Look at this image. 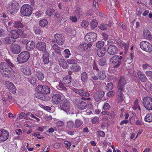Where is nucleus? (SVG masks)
<instances>
[{
	"mask_svg": "<svg viewBox=\"0 0 152 152\" xmlns=\"http://www.w3.org/2000/svg\"><path fill=\"white\" fill-rule=\"evenodd\" d=\"M7 64L5 62H2L0 64V72L3 75L6 77H10L15 76L16 72L9 66H13V64L9 60L7 61Z\"/></svg>",
	"mask_w": 152,
	"mask_h": 152,
	"instance_id": "obj_1",
	"label": "nucleus"
},
{
	"mask_svg": "<svg viewBox=\"0 0 152 152\" xmlns=\"http://www.w3.org/2000/svg\"><path fill=\"white\" fill-rule=\"evenodd\" d=\"M33 8L31 6L28 4L23 5L20 9L21 14L26 16H29L32 14Z\"/></svg>",
	"mask_w": 152,
	"mask_h": 152,
	"instance_id": "obj_2",
	"label": "nucleus"
},
{
	"mask_svg": "<svg viewBox=\"0 0 152 152\" xmlns=\"http://www.w3.org/2000/svg\"><path fill=\"white\" fill-rule=\"evenodd\" d=\"M30 57V54L27 51L21 52L18 56L17 61L19 63H22L27 61Z\"/></svg>",
	"mask_w": 152,
	"mask_h": 152,
	"instance_id": "obj_3",
	"label": "nucleus"
},
{
	"mask_svg": "<svg viewBox=\"0 0 152 152\" xmlns=\"http://www.w3.org/2000/svg\"><path fill=\"white\" fill-rule=\"evenodd\" d=\"M60 105L61 110H64L66 113H68L69 111L70 104L69 101L66 99H63Z\"/></svg>",
	"mask_w": 152,
	"mask_h": 152,
	"instance_id": "obj_4",
	"label": "nucleus"
},
{
	"mask_svg": "<svg viewBox=\"0 0 152 152\" xmlns=\"http://www.w3.org/2000/svg\"><path fill=\"white\" fill-rule=\"evenodd\" d=\"M143 104L147 110H152V99L148 96L144 97L143 99Z\"/></svg>",
	"mask_w": 152,
	"mask_h": 152,
	"instance_id": "obj_5",
	"label": "nucleus"
},
{
	"mask_svg": "<svg viewBox=\"0 0 152 152\" xmlns=\"http://www.w3.org/2000/svg\"><path fill=\"white\" fill-rule=\"evenodd\" d=\"M36 89L38 92L44 94H48L50 93V88L46 86L38 85Z\"/></svg>",
	"mask_w": 152,
	"mask_h": 152,
	"instance_id": "obj_6",
	"label": "nucleus"
},
{
	"mask_svg": "<svg viewBox=\"0 0 152 152\" xmlns=\"http://www.w3.org/2000/svg\"><path fill=\"white\" fill-rule=\"evenodd\" d=\"M141 48L146 52H150L152 51V45L149 42L146 41H143L140 44Z\"/></svg>",
	"mask_w": 152,
	"mask_h": 152,
	"instance_id": "obj_7",
	"label": "nucleus"
},
{
	"mask_svg": "<svg viewBox=\"0 0 152 152\" xmlns=\"http://www.w3.org/2000/svg\"><path fill=\"white\" fill-rule=\"evenodd\" d=\"M110 62L114 68L118 67L121 64V61L119 60V56L115 55L112 57L110 60Z\"/></svg>",
	"mask_w": 152,
	"mask_h": 152,
	"instance_id": "obj_8",
	"label": "nucleus"
},
{
	"mask_svg": "<svg viewBox=\"0 0 152 152\" xmlns=\"http://www.w3.org/2000/svg\"><path fill=\"white\" fill-rule=\"evenodd\" d=\"M97 34L94 32L89 33L85 37V40L88 42H93L97 38Z\"/></svg>",
	"mask_w": 152,
	"mask_h": 152,
	"instance_id": "obj_9",
	"label": "nucleus"
},
{
	"mask_svg": "<svg viewBox=\"0 0 152 152\" xmlns=\"http://www.w3.org/2000/svg\"><path fill=\"white\" fill-rule=\"evenodd\" d=\"M19 7L18 3L15 1L13 0L9 4L7 7V9L11 12L15 9H17Z\"/></svg>",
	"mask_w": 152,
	"mask_h": 152,
	"instance_id": "obj_10",
	"label": "nucleus"
},
{
	"mask_svg": "<svg viewBox=\"0 0 152 152\" xmlns=\"http://www.w3.org/2000/svg\"><path fill=\"white\" fill-rule=\"evenodd\" d=\"M9 132L6 130L1 129L0 130V142L6 140L8 138Z\"/></svg>",
	"mask_w": 152,
	"mask_h": 152,
	"instance_id": "obj_11",
	"label": "nucleus"
},
{
	"mask_svg": "<svg viewBox=\"0 0 152 152\" xmlns=\"http://www.w3.org/2000/svg\"><path fill=\"white\" fill-rule=\"evenodd\" d=\"M127 83L126 80L124 77L121 76L119 80L118 87L119 90L123 91L124 85Z\"/></svg>",
	"mask_w": 152,
	"mask_h": 152,
	"instance_id": "obj_12",
	"label": "nucleus"
},
{
	"mask_svg": "<svg viewBox=\"0 0 152 152\" xmlns=\"http://www.w3.org/2000/svg\"><path fill=\"white\" fill-rule=\"evenodd\" d=\"M54 37L58 44L60 45L63 44L64 42V38L62 35L57 34L55 35Z\"/></svg>",
	"mask_w": 152,
	"mask_h": 152,
	"instance_id": "obj_13",
	"label": "nucleus"
},
{
	"mask_svg": "<svg viewBox=\"0 0 152 152\" xmlns=\"http://www.w3.org/2000/svg\"><path fill=\"white\" fill-rule=\"evenodd\" d=\"M62 94H56L53 95L52 97V101L53 103L56 104H58L61 102Z\"/></svg>",
	"mask_w": 152,
	"mask_h": 152,
	"instance_id": "obj_14",
	"label": "nucleus"
},
{
	"mask_svg": "<svg viewBox=\"0 0 152 152\" xmlns=\"http://www.w3.org/2000/svg\"><path fill=\"white\" fill-rule=\"evenodd\" d=\"M118 51V48L115 45H110L107 49L108 53L110 55H113L116 54Z\"/></svg>",
	"mask_w": 152,
	"mask_h": 152,
	"instance_id": "obj_15",
	"label": "nucleus"
},
{
	"mask_svg": "<svg viewBox=\"0 0 152 152\" xmlns=\"http://www.w3.org/2000/svg\"><path fill=\"white\" fill-rule=\"evenodd\" d=\"M37 48L39 50L43 52H46V44L42 42H39L37 44Z\"/></svg>",
	"mask_w": 152,
	"mask_h": 152,
	"instance_id": "obj_16",
	"label": "nucleus"
},
{
	"mask_svg": "<svg viewBox=\"0 0 152 152\" xmlns=\"http://www.w3.org/2000/svg\"><path fill=\"white\" fill-rule=\"evenodd\" d=\"M5 84L7 88L10 92L13 94H15L16 93V89L15 87L12 83L9 81H7L5 82Z\"/></svg>",
	"mask_w": 152,
	"mask_h": 152,
	"instance_id": "obj_17",
	"label": "nucleus"
},
{
	"mask_svg": "<svg viewBox=\"0 0 152 152\" xmlns=\"http://www.w3.org/2000/svg\"><path fill=\"white\" fill-rule=\"evenodd\" d=\"M10 49L13 53L16 54L19 53L21 50L20 47L16 44L12 45L10 48Z\"/></svg>",
	"mask_w": 152,
	"mask_h": 152,
	"instance_id": "obj_18",
	"label": "nucleus"
},
{
	"mask_svg": "<svg viewBox=\"0 0 152 152\" xmlns=\"http://www.w3.org/2000/svg\"><path fill=\"white\" fill-rule=\"evenodd\" d=\"M142 37L145 39L151 40L152 36L150 31L147 29H144L143 32Z\"/></svg>",
	"mask_w": 152,
	"mask_h": 152,
	"instance_id": "obj_19",
	"label": "nucleus"
},
{
	"mask_svg": "<svg viewBox=\"0 0 152 152\" xmlns=\"http://www.w3.org/2000/svg\"><path fill=\"white\" fill-rule=\"evenodd\" d=\"M103 122L106 121V122H103L102 124L101 127L103 128L104 127H108L109 126V124L108 123L109 121L108 120V118L107 115L103 116L102 119Z\"/></svg>",
	"mask_w": 152,
	"mask_h": 152,
	"instance_id": "obj_20",
	"label": "nucleus"
},
{
	"mask_svg": "<svg viewBox=\"0 0 152 152\" xmlns=\"http://www.w3.org/2000/svg\"><path fill=\"white\" fill-rule=\"evenodd\" d=\"M137 74L140 80L142 82H146L147 78L145 75L140 71H138Z\"/></svg>",
	"mask_w": 152,
	"mask_h": 152,
	"instance_id": "obj_21",
	"label": "nucleus"
},
{
	"mask_svg": "<svg viewBox=\"0 0 152 152\" xmlns=\"http://www.w3.org/2000/svg\"><path fill=\"white\" fill-rule=\"evenodd\" d=\"M104 95V93L102 91H99L96 93L95 96V100L97 102L100 101Z\"/></svg>",
	"mask_w": 152,
	"mask_h": 152,
	"instance_id": "obj_22",
	"label": "nucleus"
},
{
	"mask_svg": "<svg viewBox=\"0 0 152 152\" xmlns=\"http://www.w3.org/2000/svg\"><path fill=\"white\" fill-rule=\"evenodd\" d=\"M35 74L37 78L39 80H42L44 78V75L41 71L39 70H37L35 71Z\"/></svg>",
	"mask_w": 152,
	"mask_h": 152,
	"instance_id": "obj_23",
	"label": "nucleus"
},
{
	"mask_svg": "<svg viewBox=\"0 0 152 152\" xmlns=\"http://www.w3.org/2000/svg\"><path fill=\"white\" fill-rule=\"evenodd\" d=\"M34 47L35 43L34 42L32 41L28 42L26 45V48L28 50H31L34 48Z\"/></svg>",
	"mask_w": 152,
	"mask_h": 152,
	"instance_id": "obj_24",
	"label": "nucleus"
},
{
	"mask_svg": "<svg viewBox=\"0 0 152 152\" xmlns=\"http://www.w3.org/2000/svg\"><path fill=\"white\" fill-rule=\"evenodd\" d=\"M87 105L86 103L82 101H79L78 105V108L81 110H83L86 108Z\"/></svg>",
	"mask_w": 152,
	"mask_h": 152,
	"instance_id": "obj_25",
	"label": "nucleus"
},
{
	"mask_svg": "<svg viewBox=\"0 0 152 152\" xmlns=\"http://www.w3.org/2000/svg\"><path fill=\"white\" fill-rule=\"evenodd\" d=\"M98 77L101 80H104L106 77V74L105 71H100L98 72Z\"/></svg>",
	"mask_w": 152,
	"mask_h": 152,
	"instance_id": "obj_26",
	"label": "nucleus"
},
{
	"mask_svg": "<svg viewBox=\"0 0 152 152\" xmlns=\"http://www.w3.org/2000/svg\"><path fill=\"white\" fill-rule=\"evenodd\" d=\"M15 41V39L11 37L6 38L4 40V42L5 44H10L13 43Z\"/></svg>",
	"mask_w": 152,
	"mask_h": 152,
	"instance_id": "obj_27",
	"label": "nucleus"
},
{
	"mask_svg": "<svg viewBox=\"0 0 152 152\" xmlns=\"http://www.w3.org/2000/svg\"><path fill=\"white\" fill-rule=\"evenodd\" d=\"M43 61L45 64H48L49 62L48 53V52H45L43 55Z\"/></svg>",
	"mask_w": 152,
	"mask_h": 152,
	"instance_id": "obj_28",
	"label": "nucleus"
},
{
	"mask_svg": "<svg viewBox=\"0 0 152 152\" xmlns=\"http://www.w3.org/2000/svg\"><path fill=\"white\" fill-rule=\"evenodd\" d=\"M9 35L14 38V39L18 38V36L17 34V31L15 30H13L11 31Z\"/></svg>",
	"mask_w": 152,
	"mask_h": 152,
	"instance_id": "obj_29",
	"label": "nucleus"
},
{
	"mask_svg": "<svg viewBox=\"0 0 152 152\" xmlns=\"http://www.w3.org/2000/svg\"><path fill=\"white\" fill-rule=\"evenodd\" d=\"M23 73L26 75H28L31 73L30 68L29 67H26L23 69Z\"/></svg>",
	"mask_w": 152,
	"mask_h": 152,
	"instance_id": "obj_30",
	"label": "nucleus"
},
{
	"mask_svg": "<svg viewBox=\"0 0 152 152\" xmlns=\"http://www.w3.org/2000/svg\"><path fill=\"white\" fill-rule=\"evenodd\" d=\"M13 26L15 28H23V25L20 21H15L13 22Z\"/></svg>",
	"mask_w": 152,
	"mask_h": 152,
	"instance_id": "obj_31",
	"label": "nucleus"
},
{
	"mask_svg": "<svg viewBox=\"0 0 152 152\" xmlns=\"http://www.w3.org/2000/svg\"><path fill=\"white\" fill-rule=\"evenodd\" d=\"M105 50L104 48L98 49L97 51V53L99 57L103 56L105 53Z\"/></svg>",
	"mask_w": 152,
	"mask_h": 152,
	"instance_id": "obj_32",
	"label": "nucleus"
},
{
	"mask_svg": "<svg viewBox=\"0 0 152 152\" xmlns=\"http://www.w3.org/2000/svg\"><path fill=\"white\" fill-rule=\"evenodd\" d=\"M71 81V77L69 75H67L64 77L63 80V82L66 84H69Z\"/></svg>",
	"mask_w": 152,
	"mask_h": 152,
	"instance_id": "obj_33",
	"label": "nucleus"
},
{
	"mask_svg": "<svg viewBox=\"0 0 152 152\" xmlns=\"http://www.w3.org/2000/svg\"><path fill=\"white\" fill-rule=\"evenodd\" d=\"M81 80L83 82H86L88 80V76L87 73L84 72L81 74Z\"/></svg>",
	"mask_w": 152,
	"mask_h": 152,
	"instance_id": "obj_34",
	"label": "nucleus"
},
{
	"mask_svg": "<svg viewBox=\"0 0 152 152\" xmlns=\"http://www.w3.org/2000/svg\"><path fill=\"white\" fill-rule=\"evenodd\" d=\"M62 54L66 58H69V56L71 55V54L70 53L69 50L67 49H65L64 51Z\"/></svg>",
	"mask_w": 152,
	"mask_h": 152,
	"instance_id": "obj_35",
	"label": "nucleus"
},
{
	"mask_svg": "<svg viewBox=\"0 0 152 152\" xmlns=\"http://www.w3.org/2000/svg\"><path fill=\"white\" fill-rule=\"evenodd\" d=\"M53 49L56 51L59 54H61V51L60 50V48L56 44L52 46Z\"/></svg>",
	"mask_w": 152,
	"mask_h": 152,
	"instance_id": "obj_36",
	"label": "nucleus"
},
{
	"mask_svg": "<svg viewBox=\"0 0 152 152\" xmlns=\"http://www.w3.org/2000/svg\"><path fill=\"white\" fill-rule=\"evenodd\" d=\"M83 124L82 121L79 119H77L75 121V128H78L80 127Z\"/></svg>",
	"mask_w": 152,
	"mask_h": 152,
	"instance_id": "obj_37",
	"label": "nucleus"
},
{
	"mask_svg": "<svg viewBox=\"0 0 152 152\" xmlns=\"http://www.w3.org/2000/svg\"><path fill=\"white\" fill-rule=\"evenodd\" d=\"M145 120L146 121L148 122H152V113L148 114L145 116Z\"/></svg>",
	"mask_w": 152,
	"mask_h": 152,
	"instance_id": "obj_38",
	"label": "nucleus"
},
{
	"mask_svg": "<svg viewBox=\"0 0 152 152\" xmlns=\"http://www.w3.org/2000/svg\"><path fill=\"white\" fill-rule=\"evenodd\" d=\"M73 91L75 93L78 94L80 96L82 95L83 93L84 92L83 89H77L74 88L72 89Z\"/></svg>",
	"mask_w": 152,
	"mask_h": 152,
	"instance_id": "obj_39",
	"label": "nucleus"
},
{
	"mask_svg": "<svg viewBox=\"0 0 152 152\" xmlns=\"http://www.w3.org/2000/svg\"><path fill=\"white\" fill-rule=\"evenodd\" d=\"M98 23L97 21L95 20H92L90 23V26L92 29L95 28L97 26Z\"/></svg>",
	"mask_w": 152,
	"mask_h": 152,
	"instance_id": "obj_40",
	"label": "nucleus"
},
{
	"mask_svg": "<svg viewBox=\"0 0 152 152\" xmlns=\"http://www.w3.org/2000/svg\"><path fill=\"white\" fill-rule=\"evenodd\" d=\"M56 88L60 90L65 91L66 90V87L64 86L63 83L61 82L59 83L58 85L56 86Z\"/></svg>",
	"mask_w": 152,
	"mask_h": 152,
	"instance_id": "obj_41",
	"label": "nucleus"
},
{
	"mask_svg": "<svg viewBox=\"0 0 152 152\" xmlns=\"http://www.w3.org/2000/svg\"><path fill=\"white\" fill-rule=\"evenodd\" d=\"M79 48L82 50H86L88 49L87 45L86 43L81 44L79 46Z\"/></svg>",
	"mask_w": 152,
	"mask_h": 152,
	"instance_id": "obj_42",
	"label": "nucleus"
},
{
	"mask_svg": "<svg viewBox=\"0 0 152 152\" xmlns=\"http://www.w3.org/2000/svg\"><path fill=\"white\" fill-rule=\"evenodd\" d=\"M48 22L47 20L45 19L41 20L39 23V25L42 27H45L47 25Z\"/></svg>",
	"mask_w": 152,
	"mask_h": 152,
	"instance_id": "obj_43",
	"label": "nucleus"
},
{
	"mask_svg": "<svg viewBox=\"0 0 152 152\" xmlns=\"http://www.w3.org/2000/svg\"><path fill=\"white\" fill-rule=\"evenodd\" d=\"M121 91L119 90L118 92H119V94H118V100L121 102H123L124 101V95L121 92Z\"/></svg>",
	"mask_w": 152,
	"mask_h": 152,
	"instance_id": "obj_44",
	"label": "nucleus"
},
{
	"mask_svg": "<svg viewBox=\"0 0 152 152\" xmlns=\"http://www.w3.org/2000/svg\"><path fill=\"white\" fill-rule=\"evenodd\" d=\"M28 80L29 82L32 84H34L36 82V79L33 76H30L28 78Z\"/></svg>",
	"mask_w": 152,
	"mask_h": 152,
	"instance_id": "obj_45",
	"label": "nucleus"
},
{
	"mask_svg": "<svg viewBox=\"0 0 152 152\" xmlns=\"http://www.w3.org/2000/svg\"><path fill=\"white\" fill-rule=\"evenodd\" d=\"M133 108L134 110L138 109L139 110H140V107L138 105L137 100V99H136L134 101V104Z\"/></svg>",
	"mask_w": 152,
	"mask_h": 152,
	"instance_id": "obj_46",
	"label": "nucleus"
},
{
	"mask_svg": "<svg viewBox=\"0 0 152 152\" xmlns=\"http://www.w3.org/2000/svg\"><path fill=\"white\" fill-rule=\"evenodd\" d=\"M74 125V123L72 121H69L67 122L66 128L71 129L73 128Z\"/></svg>",
	"mask_w": 152,
	"mask_h": 152,
	"instance_id": "obj_47",
	"label": "nucleus"
},
{
	"mask_svg": "<svg viewBox=\"0 0 152 152\" xmlns=\"http://www.w3.org/2000/svg\"><path fill=\"white\" fill-rule=\"evenodd\" d=\"M60 65L64 69L67 68V63L64 60H61V61L60 63Z\"/></svg>",
	"mask_w": 152,
	"mask_h": 152,
	"instance_id": "obj_48",
	"label": "nucleus"
},
{
	"mask_svg": "<svg viewBox=\"0 0 152 152\" xmlns=\"http://www.w3.org/2000/svg\"><path fill=\"white\" fill-rule=\"evenodd\" d=\"M80 25L83 28L87 27L89 25L88 22L86 20H83L81 22Z\"/></svg>",
	"mask_w": 152,
	"mask_h": 152,
	"instance_id": "obj_49",
	"label": "nucleus"
},
{
	"mask_svg": "<svg viewBox=\"0 0 152 152\" xmlns=\"http://www.w3.org/2000/svg\"><path fill=\"white\" fill-rule=\"evenodd\" d=\"M72 69L73 70L74 72H76L80 70L81 69V67L78 65H75L72 66Z\"/></svg>",
	"mask_w": 152,
	"mask_h": 152,
	"instance_id": "obj_50",
	"label": "nucleus"
},
{
	"mask_svg": "<svg viewBox=\"0 0 152 152\" xmlns=\"http://www.w3.org/2000/svg\"><path fill=\"white\" fill-rule=\"evenodd\" d=\"M145 73L149 79L152 81V72L150 71H146Z\"/></svg>",
	"mask_w": 152,
	"mask_h": 152,
	"instance_id": "obj_51",
	"label": "nucleus"
},
{
	"mask_svg": "<svg viewBox=\"0 0 152 152\" xmlns=\"http://www.w3.org/2000/svg\"><path fill=\"white\" fill-rule=\"evenodd\" d=\"M43 13L42 12H37L34 13L35 16L37 18L42 17Z\"/></svg>",
	"mask_w": 152,
	"mask_h": 152,
	"instance_id": "obj_52",
	"label": "nucleus"
},
{
	"mask_svg": "<svg viewBox=\"0 0 152 152\" xmlns=\"http://www.w3.org/2000/svg\"><path fill=\"white\" fill-rule=\"evenodd\" d=\"M104 45V42L102 41H99L96 44V46L98 48H101Z\"/></svg>",
	"mask_w": 152,
	"mask_h": 152,
	"instance_id": "obj_53",
	"label": "nucleus"
},
{
	"mask_svg": "<svg viewBox=\"0 0 152 152\" xmlns=\"http://www.w3.org/2000/svg\"><path fill=\"white\" fill-rule=\"evenodd\" d=\"M93 7H94V10H96L99 7L97 0H94L93 2Z\"/></svg>",
	"mask_w": 152,
	"mask_h": 152,
	"instance_id": "obj_54",
	"label": "nucleus"
},
{
	"mask_svg": "<svg viewBox=\"0 0 152 152\" xmlns=\"http://www.w3.org/2000/svg\"><path fill=\"white\" fill-rule=\"evenodd\" d=\"M92 122L94 124H97L99 122V118L98 117H94L91 120Z\"/></svg>",
	"mask_w": 152,
	"mask_h": 152,
	"instance_id": "obj_55",
	"label": "nucleus"
},
{
	"mask_svg": "<svg viewBox=\"0 0 152 152\" xmlns=\"http://www.w3.org/2000/svg\"><path fill=\"white\" fill-rule=\"evenodd\" d=\"M97 135L99 137H104L105 136V134L103 131H99L97 132Z\"/></svg>",
	"mask_w": 152,
	"mask_h": 152,
	"instance_id": "obj_56",
	"label": "nucleus"
},
{
	"mask_svg": "<svg viewBox=\"0 0 152 152\" xmlns=\"http://www.w3.org/2000/svg\"><path fill=\"white\" fill-rule=\"evenodd\" d=\"M54 11V10L53 9H48L46 11V13L48 15L50 16L52 14V13Z\"/></svg>",
	"mask_w": 152,
	"mask_h": 152,
	"instance_id": "obj_57",
	"label": "nucleus"
},
{
	"mask_svg": "<svg viewBox=\"0 0 152 152\" xmlns=\"http://www.w3.org/2000/svg\"><path fill=\"white\" fill-rule=\"evenodd\" d=\"M99 28L101 30H105L107 29L105 25L103 23L100 24L98 26Z\"/></svg>",
	"mask_w": 152,
	"mask_h": 152,
	"instance_id": "obj_58",
	"label": "nucleus"
},
{
	"mask_svg": "<svg viewBox=\"0 0 152 152\" xmlns=\"http://www.w3.org/2000/svg\"><path fill=\"white\" fill-rule=\"evenodd\" d=\"M99 64L100 66H103L105 64V61L104 59H101L98 61Z\"/></svg>",
	"mask_w": 152,
	"mask_h": 152,
	"instance_id": "obj_59",
	"label": "nucleus"
},
{
	"mask_svg": "<svg viewBox=\"0 0 152 152\" xmlns=\"http://www.w3.org/2000/svg\"><path fill=\"white\" fill-rule=\"evenodd\" d=\"M107 88L108 90H112L113 87V84L111 83L107 84Z\"/></svg>",
	"mask_w": 152,
	"mask_h": 152,
	"instance_id": "obj_60",
	"label": "nucleus"
},
{
	"mask_svg": "<svg viewBox=\"0 0 152 152\" xmlns=\"http://www.w3.org/2000/svg\"><path fill=\"white\" fill-rule=\"evenodd\" d=\"M67 62L69 64H75L76 63V61L75 60L72 59H70L67 60Z\"/></svg>",
	"mask_w": 152,
	"mask_h": 152,
	"instance_id": "obj_61",
	"label": "nucleus"
},
{
	"mask_svg": "<svg viewBox=\"0 0 152 152\" xmlns=\"http://www.w3.org/2000/svg\"><path fill=\"white\" fill-rule=\"evenodd\" d=\"M115 94V92L114 91H110L107 93V96L110 97H111L113 96Z\"/></svg>",
	"mask_w": 152,
	"mask_h": 152,
	"instance_id": "obj_62",
	"label": "nucleus"
},
{
	"mask_svg": "<svg viewBox=\"0 0 152 152\" xmlns=\"http://www.w3.org/2000/svg\"><path fill=\"white\" fill-rule=\"evenodd\" d=\"M110 106L109 104L107 103H105L103 106V108L104 110H107L109 109Z\"/></svg>",
	"mask_w": 152,
	"mask_h": 152,
	"instance_id": "obj_63",
	"label": "nucleus"
},
{
	"mask_svg": "<svg viewBox=\"0 0 152 152\" xmlns=\"http://www.w3.org/2000/svg\"><path fill=\"white\" fill-rule=\"evenodd\" d=\"M17 34H18V36H19L22 35L23 33V31L20 29H18L17 30Z\"/></svg>",
	"mask_w": 152,
	"mask_h": 152,
	"instance_id": "obj_64",
	"label": "nucleus"
}]
</instances>
